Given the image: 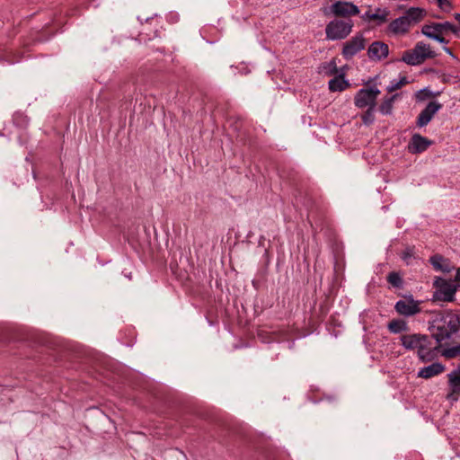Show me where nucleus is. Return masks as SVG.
Returning a JSON list of instances; mask_svg holds the SVG:
<instances>
[{
  "instance_id": "nucleus-1",
  "label": "nucleus",
  "mask_w": 460,
  "mask_h": 460,
  "mask_svg": "<svg viewBox=\"0 0 460 460\" xmlns=\"http://www.w3.org/2000/svg\"><path fill=\"white\" fill-rule=\"evenodd\" d=\"M426 11L420 7H410L403 15L393 20L387 26V31L393 35H406L411 29L420 22Z\"/></svg>"
},
{
  "instance_id": "nucleus-2",
  "label": "nucleus",
  "mask_w": 460,
  "mask_h": 460,
  "mask_svg": "<svg viewBox=\"0 0 460 460\" xmlns=\"http://www.w3.org/2000/svg\"><path fill=\"white\" fill-rule=\"evenodd\" d=\"M432 336L438 342L449 341L460 330V320L454 314H445L436 319L433 325Z\"/></svg>"
},
{
  "instance_id": "nucleus-3",
  "label": "nucleus",
  "mask_w": 460,
  "mask_h": 460,
  "mask_svg": "<svg viewBox=\"0 0 460 460\" xmlns=\"http://www.w3.org/2000/svg\"><path fill=\"white\" fill-rule=\"evenodd\" d=\"M437 53L433 51L429 44L422 41L418 42L412 49L403 52L402 61L411 66L422 64L428 58H434Z\"/></svg>"
},
{
  "instance_id": "nucleus-4",
  "label": "nucleus",
  "mask_w": 460,
  "mask_h": 460,
  "mask_svg": "<svg viewBox=\"0 0 460 460\" xmlns=\"http://www.w3.org/2000/svg\"><path fill=\"white\" fill-rule=\"evenodd\" d=\"M354 22L351 19H333L325 26L327 40H339L346 39L352 31Z\"/></svg>"
},
{
  "instance_id": "nucleus-5",
  "label": "nucleus",
  "mask_w": 460,
  "mask_h": 460,
  "mask_svg": "<svg viewBox=\"0 0 460 460\" xmlns=\"http://www.w3.org/2000/svg\"><path fill=\"white\" fill-rule=\"evenodd\" d=\"M380 90L376 87L361 88L354 97V104L359 109L376 107Z\"/></svg>"
},
{
  "instance_id": "nucleus-6",
  "label": "nucleus",
  "mask_w": 460,
  "mask_h": 460,
  "mask_svg": "<svg viewBox=\"0 0 460 460\" xmlns=\"http://www.w3.org/2000/svg\"><path fill=\"white\" fill-rule=\"evenodd\" d=\"M441 348L442 342H438L433 336L429 337L426 335V341L420 347L418 356L424 363L432 361L440 353Z\"/></svg>"
},
{
  "instance_id": "nucleus-7",
  "label": "nucleus",
  "mask_w": 460,
  "mask_h": 460,
  "mask_svg": "<svg viewBox=\"0 0 460 460\" xmlns=\"http://www.w3.org/2000/svg\"><path fill=\"white\" fill-rule=\"evenodd\" d=\"M332 14L339 19H351L359 13L358 7L351 2L336 1L330 6Z\"/></svg>"
},
{
  "instance_id": "nucleus-8",
  "label": "nucleus",
  "mask_w": 460,
  "mask_h": 460,
  "mask_svg": "<svg viewBox=\"0 0 460 460\" xmlns=\"http://www.w3.org/2000/svg\"><path fill=\"white\" fill-rule=\"evenodd\" d=\"M420 303V301L414 300L412 296H410L404 299L397 301L395 303L394 309L400 315L410 317L421 311Z\"/></svg>"
},
{
  "instance_id": "nucleus-9",
  "label": "nucleus",
  "mask_w": 460,
  "mask_h": 460,
  "mask_svg": "<svg viewBox=\"0 0 460 460\" xmlns=\"http://www.w3.org/2000/svg\"><path fill=\"white\" fill-rule=\"evenodd\" d=\"M366 40L362 34H357L348 40L342 48V56L345 59H351L358 52L364 49Z\"/></svg>"
},
{
  "instance_id": "nucleus-10",
  "label": "nucleus",
  "mask_w": 460,
  "mask_h": 460,
  "mask_svg": "<svg viewBox=\"0 0 460 460\" xmlns=\"http://www.w3.org/2000/svg\"><path fill=\"white\" fill-rule=\"evenodd\" d=\"M435 283L438 288L435 293L436 299L444 302H451L454 300L455 294L456 292V286L443 279H438Z\"/></svg>"
},
{
  "instance_id": "nucleus-11",
  "label": "nucleus",
  "mask_w": 460,
  "mask_h": 460,
  "mask_svg": "<svg viewBox=\"0 0 460 460\" xmlns=\"http://www.w3.org/2000/svg\"><path fill=\"white\" fill-rule=\"evenodd\" d=\"M448 393L447 398L457 401L460 396V366L447 375Z\"/></svg>"
},
{
  "instance_id": "nucleus-12",
  "label": "nucleus",
  "mask_w": 460,
  "mask_h": 460,
  "mask_svg": "<svg viewBox=\"0 0 460 460\" xmlns=\"http://www.w3.org/2000/svg\"><path fill=\"white\" fill-rule=\"evenodd\" d=\"M442 105L437 102H430L421 111L417 119V125L419 127H424L428 125L434 115L441 109Z\"/></svg>"
},
{
  "instance_id": "nucleus-13",
  "label": "nucleus",
  "mask_w": 460,
  "mask_h": 460,
  "mask_svg": "<svg viewBox=\"0 0 460 460\" xmlns=\"http://www.w3.org/2000/svg\"><path fill=\"white\" fill-rule=\"evenodd\" d=\"M389 54V47L383 41H374L367 49V56L371 60L380 61Z\"/></svg>"
},
{
  "instance_id": "nucleus-14",
  "label": "nucleus",
  "mask_w": 460,
  "mask_h": 460,
  "mask_svg": "<svg viewBox=\"0 0 460 460\" xmlns=\"http://www.w3.org/2000/svg\"><path fill=\"white\" fill-rule=\"evenodd\" d=\"M431 144L432 142L427 137L414 134L408 145V150L411 154H420L426 151Z\"/></svg>"
},
{
  "instance_id": "nucleus-15",
  "label": "nucleus",
  "mask_w": 460,
  "mask_h": 460,
  "mask_svg": "<svg viewBox=\"0 0 460 460\" xmlns=\"http://www.w3.org/2000/svg\"><path fill=\"white\" fill-rule=\"evenodd\" d=\"M402 345L406 349H420L421 344H424L426 341V335L421 334H405L401 336Z\"/></svg>"
},
{
  "instance_id": "nucleus-16",
  "label": "nucleus",
  "mask_w": 460,
  "mask_h": 460,
  "mask_svg": "<svg viewBox=\"0 0 460 460\" xmlns=\"http://www.w3.org/2000/svg\"><path fill=\"white\" fill-rule=\"evenodd\" d=\"M445 371V366L441 363L436 362L429 366L420 368L418 372V377L423 379H429L433 376H438Z\"/></svg>"
},
{
  "instance_id": "nucleus-17",
  "label": "nucleus",
  "mask_w": 460,
  "mask_h": 460,
  "mask_svg": "<svg viewBox=\"0 0 460 460\" xmlns=\"http://www.w3.org/2000/svg\"><path fill=\"white\" fill-rule=\"evenodd\" d=\"M440 353L446 358H454L460 356V343L453 344L449 341L442 342V348Z\"/></svg>"
},
{
  "instance_id": "nucleus-18",
  "label": "nucleus",
  "mask_w": 460,
  "mask_h": 460,
  "mask_svg": "<svg viewBox=\"0 0 460 460\" xmlns=\"http://www.w3.org/2000/svg\"><path fill=\"white\" fill-rule=\"evenodd\" d=\"M390 11L387 8H376L371 20L376 22V24L380 26L388 21Z\"/></svg>"
},
{
  "instance_id": "nucleus-19",
  "label": "nucleus",
  "mask_w": 460,
  "mask_h": 460,
  "mask_svg": "<svg viewBox=\"0 0 460 460\" xmlns=\"http://www.w3.org/2000/svg\"><path fill=\"white\" fill-rule=\"evenodd\" d=\"M349 86V83L343 76H336L329 81V89L331 92H341Z\"/></svg>"
},
{
  "instance_id": "nucleus-20",
  "label": "nucleus",
  "mask_w": 460,
  "mask_h": 460,
  "mask_svg": "<svg viewBox=\"0 0 460 460\" xmlns=\"http://www.w3.org/2000/svg\"><path fill=\"white\" fill-rule=\"evenodd\" d=\"M387 328L392 333H400L408 330L407 323L402 319H394L388 323Z\"/></svg>"
},
{
  "instance_id": "nucleus-21",
  "label": "nucleus",
  "mask_w": 460,
  "mask_h": 460,
  "mask_svg": "<svg viewBox=\"0 0 460 460\" xmlns=\"http://www.w3.org/2000/svg\"><path fill=\"white\" fill-rule=\"evenodd\" d=\"M429 261L435 270H441L443 272L449 271V267L447 263H446V260L443 258V256L435 254L430 257Z\"/></svg>"
},
{
  "instance_id": "nucleus-22",
  "label": "nucleus",
  "mask_w": 460,
  "mask_h": 460,
  "mask_svg": "<svg viewBox=\"0 0 460 460\" xmlns=\"http://www.w3.org/2000/svg\"><path fill=\"white\" fill-rule=\"evenodd\" d=\"M397 96H398V94H394L393 96L386 97L383 100V102H381V104L378 107L379 111L383 115H389L392 113L393 108H394V102Z\"/></svg>"
},
{
  "instance_id": "nucleus-23",
  "label": "nucleus",
  "mask_w": 460,
  "mask_h": 460,
  "mask_svg": "<svg viewBox=\"0 0 460 460\" xmlns=\"http://www.w3.org/2000/svg\"><path fill=\"white\" fill-rule=\"evenodd\" d=\"M436 30L438 31V33L441 34H447V32H452L454 34L458 33L457 28L449 22H436Z\"/></svg>"
},
{
  "instance_id": "nucleus-24",
  "label": "nucleus",
  "mask_w": 460,
  "mask_h": 460,
  "mask_svg": "<svg viewBox=\"0 0 460 460\" xmlns=\"http://www.w3.org/2000/svg\"><path fill=\"white\" fill-rule=\"evenodd\" d=\"M375 111L376 107H369L367 111L361 115L362 122L365 125H371L375 121Z\"/></svg>"
},
{
  "instance_id": "nucleus-25",
  "label": "nucleus",
  "mask_w": 460,
  "mask_h": 460,
  "mask_svg": "<svg viewBox=\"0 0 460 460\" xmlns=\"http://www.w3.org/2000/svg\"><path fill=\"white\" fill-rule=\"evenodd\" d=\"M387 282L394 288H401L402 286V279L398 272L392 271L387 275Z\"/></svg>"
},
{
  "instance_id": "nucleus-26",
  "label": "nucleus",
  "mask_w": 460,
  "mask_h": 460,
  "mask_svg": "<svg viewBox=\"0 0 460 460\" xmlns=\"http://www.w3.org/2000/svg\"><path fill=\"white\" fill-rule=\"evenodd\" d=\"M436 22H433L431 24H425L421 28V33L428 38L431 39V35H438V31L436 30Z\"/></svg>"
},
{
  "instance_id": "nucleus-27",
  "label": "nucleus",
  "mask_w": 460,
  "mask_h": 460,
  "mask_svg": "<svg viewBox=\"0 0 460 460\" xmlns=\"http://www.w3.org/2000/svg\"><path fill=\"white\" fill-rule=\"evenodd\" d=\"M408 83L407 78L402 76L399 81H392L391 84L387 86V91L389 93H393Z\"/></svg>"
},
{
  "instance_id": "nucleus-28",
  "label": "nucleus",
  "mask_w": 460,
  "mask_h": 460,
  "mask_svg": "<svg viewBox=\"0 0 460 460\" xmlns=\"http://www.w3.org/2000/svg\"><path fill=\"white\" fill-rule=\"evenodd\" d=\"M413 257H414L413 248H411V247L406 248V249L402 252V256H401V258L402 259V261H404L407 264H410L411 260V258H413Z\"/></svg>"
},
{
  "instance_id": "nucleus-29",
  "label": "nucleus",
  "mask_w": 460,
  "mask_h": 460,
  "mask_svg": "<svg viewBox=\"0 0 460 460\" xmlns=\"http://www.w3.org/2000/svg\"><path fill=\"white\" fill-rule=\"evenodd\" d=\"M444 34H438V35H431V39L440 42V43H445V44H447L448 43V40H446L444 37H443Z\"/></svg>"
},
{
  "instance_id": "nucleus-30",
  "label": "nucleus",
  "mask_w": 460,
  "mask_h": 460,
  "mask_svg": "<svg viewBox=\"0 0 460 460\" xmlns=\"http://www.w3.org/2000/svg\"><path fill=\"white\" fill-rule=\"evenodd\" d=\"M373 15V13L369 10L367 12H366L363 15H362V19L365 20V21H368V22H371V16Z\"/></svg>"
},
{
  "instance_id": "nucleus-31",
  "label": "nucleus",
  "mask_w": 460,
  "mask_h": 460,
  "mask_svg": "<svg viewBox=\"0 0 460 460\" xmlns=\"http://www.w3.org/2000/svg\"><path fill=\"white\" fill-rule=\"evenodd\" d=\"M437 1H438L440 8H445V6H449V4H450L448 0H437Z\"/></svg>"
},
{
  "instance_id": "nucleus-32",
  "label": "nucleus",
  "mask_w": 460,
  "mask_h": 460,
  "mask_svg": "<svg viewBox=\"0 0 460 460\" xmlns=\"http://www.w3.org/2000/svg\"><path fill=\"white\" fill-rule=\"evenodd\" d=\"M456 280L457 282H460V267H459V268H457V270H456Z\"/></svg>"
},
{
  "instance_id": "nucleus-33",
  "label": "nucleus",
  "mask_w": 460,
  "mask_h": 460,
  "mask_svg": "<svg viewBox=\"0 0 460 460\" xmlns=\"http://www.w3.org/2000/svg\"><path fill=\"white\" fill-rule=\"evenodd\" d=\"M444 50L450 56H453L452 50L449 48L444 47Z\"/></svg>"
},
{
  "instance_id": "nucleus-34",
  "label": "nucleus",
  "mask_w": 460,
  "mask_h": 460,
  "mask_svg": "<svg viewBox=\"0 0 460 460\" xmlns=\"http://www.w3.org/2000/svg\"><path fill=\"white\" fill-rule=\"evenodd\" d=\"M323 13H324V14H325V15H327V14H328V13H327V11H326V10H324V11H323Z\"/></svg>"
}]
</instances>
